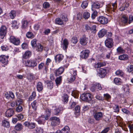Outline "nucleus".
Listing matches in <instances>:
<instances>
[{
    "label": "nucleus",
    "mask_w": 133,
    "mask_h": 133,
    "mask_svg": "<svg viewBox=\"0 0 133 133\" xmlns=\"http://www.w3.org/2000/svg\"><path fill=\"white\" fill-rule=\"evenodd\" d=\"M133 22V16L132 15H130L129 18L128 23L129 24Z\"/></svg>",
    "instance_id": "54"
},
{
    "label": "nucleus",
    "mask_w": 133,
    "mask_h": 133,
    "mask_svg": "<svg viewBox=\"0 0 133 133\" xmlns=\"http://www.w3.org/2000/svg\"><path fill=\"white\" fill-rule=\"evenodd\" d=\"M2 125L4 127H6L7 128H8L10 127V125L9 122L6 120H3L2 121Z\"/></svg>",
    "instance_id": "27"
},
{
    "label": "nucleus",
    "mask_w": 133,
    "mask_h": 133,
    "mask_svg": "<svg viewBox=\"0 0 133 133\" xmlns=\"http://www.w3.org/2000/svg\"><path fill=\"white\" fill-rule=\"evenodd\" d=\"M75 110L76 112L77 113H79L80 112V108L79 105L76 106L75 108Z\"/></svg>",
    "instance_id": "49"
},
{
    "label": "nucleus",
    "mask_w": 133,
    "mask_h": 133,
    "mask_svg": "<svg viewBox=\"0 0 133 133\" xmlns=\"http://www.w3.org/2000/svg\"><path fill=\"white\" fill-rule=\"evenodd\" d=\"M97 19L98 21L102 24H107L108 22V18L103 16H99L97 18Z\"/></svg>",
    "instance_id": "4"
},
{
    "label": "nucleus",
    "mask_w": 133,
    "mask_h": 133,
    "mask_svg": "<svg viewBox=\"0 0 133 133\" xmlns=\"http://www.w3.org/2000/svg\"><path fill=\"white\" fill-rule=\"evenodd\" d=\"M7 32V28L4 26H2L0 28V36L2 38H3L5 36Z\"/></svg>",
    "instance_id": "9"
},
{
    "label": "nucleus",
    "mask_w": 133,
    "mask_h": 133,
    "mask_svg": "<svg viewBox=\"0 0 133 133\" xmlns=\"http://www.w3.org/2000/svg\"><path fill=\"white\" fill-rule=\"evenodd\" d=\"M45 83L47 85L48 88L51 89L53 88L54 84L52 81H47L45 82Z\"/></svg>",
    "instance_id": "22"
},
{
    "label": "nucleus",
    "mask_w": 133,
    "mask_h": 133,
    "mask_svg": "<svg viewBox=\"0 0 133 133\" xmlns=\"http://www.w3.org/2000/svg\"><path fill=\"white\" fill-rule=\"evenodd\" d=\"M43 46L40 44H38L34 48V49L38 52H42L43 50Z\"/></svg>",
    "instance_id": "20"
},
{
    "label": "nucleus",
    "mask_w": 133,
    "mask_h": 133,
    "mask_svg": "<svg viewBox=\"0 0 133 133\" xmlns=\"http://www.w3.org/2000/svg\"><path fill=\"white\" fill-rule=\"evenodd\" d=\"M111 53V51L109 52H108L106 55L105 57L107 59H109L110 57V55Z\"/></svg>",
    "instance_id": "61"
},
{
    "label": "nucleus",
    "mask_w": 133,
    "mask_h": 133,
    "mask_svg": "<svg viewBox=\"0 0 133 133\" xmlns=\"http://www.w3.org/2000/svg\"><path fill=\"white\" fill-rule=\"evenodd\" d=\"M68 44L69 42L67 39H65L63 40V43H62L61 45L63 49L65 50L67 49Z\"/></svg>",
    "instance_id": "17"
},
{
    "label": "nucleus",
    "mask_w": 133,
    "mask_h": 133,
    "mask_svg": "<svg viewBox=\"0 0 133 133\" xmlns=\"http://www.w3.org/2000/svg\"><path fill=\"white\" fill-rule=\"evenodd\" d=\"M38 101L35 100L31 103L32 108L35 110H36L37 108V103Z\"/></svg>",
    "instance_id": "30"
},
{
    "label": "nucleus",
    "mask_w": 133,
    "mask_h": 133,
    "mask_svg": "<svg viewBox=\"0 0 133 133\" xmlns=\"http://www.w3.org/2000/svg\"><path fill=\"white\" fill-rule=\"evenodd\" d=\"M50 5L49 3L47 2H44L43 4V6L44 8H48L49 7Z\"/></svg>",
    "instance_id": "47"
},
{
    "label": "nucleus",
    "mask_w": 133,
    "mask_h": 133,
    "mask_svg": "<svg viewBox=\"0 0 133 133\" xmlns=\"http://www.w3.org/2000/svg\"><path fill=\"white\" fill-rule=\"evenodd\" d=\"M22 107L20 105L18 106L16 108V111L18 112H20L22 111Z\"/></svg>",
    "instance_id": "55"
},
{
    "label": "nucleus",
    "mask_w": 133,
    "mask_h": 133,
    "mask_svg": "<svg viewBox=\"0 0 133 133\" xmlns=\"http://www.w3.org/2000/svg\"><path fill=\"white\" fill-rule=\"evenodd\" d=\"M93 116L95 119L97 121L101 120L103 117V114L101 112H96L93 114Z\"/></svg>",
    "instance_id": "6"
},
{
    "label": "nucleus",
    "mask_w": 133,
    "mask_h": 133,
    "mask_svg": "<svg viewBox=\"0 0 133 133\" xmlns=\"http://www.w3.org/2000/svg\"><path fill=\"white\" fill-rule=\"evenodd\" d=\"M37 89L39 92L41 91L43 89V86L42 83L41 82L38 83L37 85Z\"/></svg>",
    "instance_id": "23"
},
{
    "label": "nucleus",
    "mask_w": 133,
    "mask_h": 133,
    "mask_svg": "<svg viewBox=\"0 0 133 133\" xmlns=\"http://www.w3.org/2000/svg\"><path fill=\"white\" fill-rule=\"evenodd\" d=\"M109 130V127L105 128L101 132V133H106Z\"/></svg>",
    "instance_id": "58"
},
{
    "label": "nucleus",
    "mask_w": 133,
    "mask_h": 133,
    "mask_svg": "<svg viewBox=\"0 0 133 133\" xmlns=\"http://www.w3.org/2000/svg\"><path fill=\"white\" fill-rule=\"evenodd\" d=\"M107 73L106 70L102 68H100L98 71L97 75L101 78H104Z\"/></svg>",
    "instance_id": "7"
},
{
    "label": "nucleus",
    "mask_w": 133,
    "mask_h": 133,
    "mask_svg": "<svg viewBox=\"0 0 133 133\" xmlns=\"http://www.w3.org/2000/svg\"><path fill=\"white\" fill-rule=\"evenodd\" d=\"M44 64V63H42L39 64L38 66V68L40 70L43 67Z\"/></svg>",
    "instance_id": "60"
},
{
    "label": "nucleus",
    "mask_w": 133,
    "mask_h": 133,
    "mask_svg": "<svg viewBox=\"0 0 133 133\" xmlns=\"http://www.w3.org/2000/svg\"><path fill=\"white\" fill-rule=\"evenodd\" d=\"M88 38L85 37L80 38V43L82 45H86L88 43Z\"/></svg>",
    "instance_id": "15"
},
{
    "label": "nucleus",
    "mask_w": 133,
    "mask_h": 133,
    "mask_svg": "<svg viewBox=\"0 0 133 133\" xmlns=\"http://www.w3.org/2000/svg\"><path fill=\"white\" fill-rule=\"evenodd\" d=\"M90 51L88 50H86L81 51L80 54V57L83 59H86L88 57Z\"/></svg>",
    "instance_id": "5"
},
{
    "label": "nucleus",
    "mask_w": 133,
    "mask_h": 133,
    "mask_svg": "<svg viewBox=\"0 0 133 133\" xmlns=\"http://www.w3.org/2000/svg\"><path fill=\"white\" fill-rule=\"evenodd\" d=\"M107 30L104 29L101 30L98 33V36L99 37H102L104 36L107 33Z\"/></svg>",
    "instance_id": "18"
},
{
    "label": "nucleus",
    "mask_w": 133,
    "mask_h": 133,
    "mask_svg": "<svg viewBox=\"0 0 133 133\" xmlns=\"http://www.w3.org/2000/svg\"><path fill=\"white\" fill-rule=\"evenodd\" d=\"M62 76H60L58 77L55 80V82L57 86L60 84Z\"/></svg>",
    "instance_id": "38"
},
{
    "label": "nucleus",
    "mask_w": 133,
    "mask_h": 133,
    "mask_svg": "<svg viewBox=\"0 0 133 133\" xmlns=\"http://www.w3.org/2000/svg\"><path fill=\"white\" fill-rule=\"evenodd\" d=\"M22 24L21 26L22 28L25 29L27 26L28 23L27 21L24 20H23L22 21Z\"/></svg>",
    "instance_id": "28"
},
{
    "label": "nucleus",
    "mask_w": 133,
    "mask_h": 133,
    "mask_svg": "<svg viewBox=\"0 0 133 133\" xmlns=\"http://www.w3.org/2000/svg\"><path fill=\"white\" fill-rule=\"evenodd\" d=\"M26 66L30 67H34L36 66L37 63L34 60H27L25 61Z\"/></svg>",
    "instance_id": "2"
},
{
    "label": "nucleus",
    "mask_w": 133,
    "mask_h": 133,
    "mask_svg": "<svg viewBox=\"0 0 133 133\" xmlns=\"http://www.w3.org/2000/svg\"><path fill=\"white\" fill-rule=\"evenodd\" d=\"M95 86L96 89H97V91L101 90L102 89L101 85L99 83H97Z\"/></svg>",
    "instance_id": "51"
},
{
    "label": "nucleus",
    "mask_w": 133,
    "mask_h": 133,
    "mask_svg": "<svg viewBox=\"0 0 133 133\" xmlns=\"http://www.w3.org/2000/svg\"><path fill=\"white\" fill-rule=\"evenodd\" d=\"M127 70L129 72H130L132 71L133 73V65L128 66L127 68Z\"/></svg>",
    "instance_id": "46"
},
{
    "label": "nucleus",
    "mask_w": 133,
    "mask_h": 133,
    "mask_svg": "<svg viewBox=\"0 0 133 133\" xmlns=\"http://www.w3.org/2000/svg\"><path fill=\"white\" fill-rule=\"evenodd\" d=\"M9 57V56H6L4 55H1L0 56V62L4 65H6L8 62V59Z\"/></svg>",
    "instance_id": "10"
},
{
    "label": "nucleus",
    "mask_w": 133,
    "mask_h": 133,
    "mask_svg": "<svg viewBox=\"0 0 133 133\" xmlns=\"http://www.w3.org/2000/svg\"><path fill=\"white\" fill-rule=\"evenodd\" d=\"M64 71V68L63 67H61L56 70L55 75L58 76L62 74Z\"/></svg>",
    "instance_id": "19"
},
{
    "label": "nucleus",
    "mask_w": 133,
    "mask_h": 133,
    "mask_svg": "<svg viewBox=\"0 0 133 133\" xmlns=\"http://www.w3.org/2000/svg\"><path fill=\"white\" fill-rule=\"evenodd\" d=\"M68 96L66 94H64L63 96V101L64 103H66L68 101Z\"/></svg>",
    "instance_id": "31"
},
{
    "label": "nucleus",
    "mask_w": 133,
    "mask_h": 133,
    "mask_svg": "<svg viewBox=\"0 0 133 133\" xmlns=\"http://www.w3.org/2000/svg\"><path fill=\"white\" fill-rule=\"evenodd\" d=\"M72 95L75 98H77L78 96V91L76 90H73L72 93Z\"/></svg>",
    "instance_id": "34"
},
{
    "label": "nucleus",
    "mask_w": 133,
    "mask_h": 133,
    "mask_svg": "<svg viewBox=\"0 0 133 133\" xmlns=\"http://www.w3.org/2000/svg\"><path fill=\"white\" fill-rule=\"evenodd\" d=\"M96 89V86L95 84L92 85L90 88V90L92 92L95 91Z\"/></svg>",
    "instance_id": "57"
},
{
    "label": "nucleus",
    "mask_w": 133,
    "mask_h": 133,
    "mask_svg": "<svg viewBox=\"0 0 133 133\" xmlns=\"http://www.w3.org/2000/svg\"><path fill=\"white\" fill-rule=\"evenodd\" d=\"M35 130L37 133H43V129L40 127H37Z\"/></svg>",
    "instance_id": "42"
},
{
    "label": "nucleus",
    "mask_w": 133,
    "mask_h": 133,
    "mask_svg": "<svg viewBox=\"0 0 133 133\" xmlns=\"http://www.w3.org/2000/svg\"><path fill=\"white\" fill-rule=\"evenodd\" d=\"M71 41L72 43H76L77 42V39L76 37H73L72 38Z\"/></svg>",
    "instance_id": "52"
},
{
    "label": "nucleus",
    "mask_w": 133,
    "mask_h": 133,
    "mask_svg": "<svg viewBox=\"0 0 133 133\" xmlns=\"http://www.w3.org/2000/svg\"><path fill=\"white\" fill-rule=\"evenodd\" d=\"M37 40L36 39H33L31 42V44L33 47L35 48L37 45L36 44Z\"/></svg>",
    "instance_id": "43"
},
{
    "label": "nucleus",
    "mask_w": 133,
    "mask_h": 133,
    "mask_svg": "<svg viewBox=\"0 0 133 133\" xmlns=\"http://www.w3.org/2000/svg\"><path fill=\"white\" fill-rule=\"evenodd\" d=\"M22 47L23 49H25L27 48V45L26 43H23L22 45Z\"/></svg>",
    "instance_id": "62"
},
{
    "label": "nucleus",
    "mask_w": 133,
    "mask_h": 133,
    "mask_svg": "<svg viewBox=\"0 0 133 133\" xmlns=\"http://www.w3.org/2000/svg\"><path fill=\"white\" fill-rule=\"evenodd\" d=\"M103 64L101 63H97V64H95L94 65V67L96 68H97L101 67L102 66H104Z\"/></svg>",
    "instance_id": "44"
},
{
    "label": "nucleus",
    "mask_w": 133,
    "mask_h": 133,
    "mask_svg": "<svg viewBox=\"0 0 133 133\" xmlns=\"http://www.w3.org/2000/svg\"><path fill=\"white\" fill-rule=\"evenodd\" d=\"M82 18V15L80 13L77 14V20H80Z\"/></svg>",
    "instance_id": "64"
},
{
    "label": "nucleus",
    "mask_w": 133,
    "mask_h": 133,
    "mask_svg": "<svg viewBox=\"0 0 133 133\" xmlns=\"http://www.w3.org/2000/svg\"><path fill=\"white\" fill-rule=\"evenodd\" d=\"M50 120L51 122V124L52 126L56 125L59 124L60 123V119L56 117H51L50 119Z\"/></svg>",
    "instance_id": "3"
},
{
    "label": "nucleus",
    "mask_w": 133,
    "mask_h": 133,
    "mask_svg": "<svg viewBox=\"0 0 133 133\" xmlns=\"http://www.w3.org/2000/svg\"><path fill=\"white\" fill-rule=\"evenodd\" d=\"M16 11L14 10H12L10 13V18L13 19L16 16Z\"/></svg>",
    "instance_id": "33"
},
{
    "label": "nucleus",
    "mask_w": 133,
    "mask_h": 133,
    "mask_svg": "<svg viewBox=\"0 0 133 133\" xmlns=\"http://www.w3.org/2000/svg\"><path fill=\"white\" fill-rule=\"evenodd\" d=\"M96 98L97 99L99 100L103 101L104 100L103 98L98 95L96 96Z\"/></svg>",
    "instance_id": "63"
},
{
    "label": "nucleus",
    "mask_w": 133,
    "mask_h": 133,
    "mask_svg": "<svg viewBox=\"0 0 133 133\" xmlns=\"http://www.w3.org/2000/svg\"><path fill=\"white\" fill-rule=\"evenodd\" d=\"M31 53L29 51H26L23 55V58L24 59H26L30 57L31 56Z\"/></svg>",
    "instance_id": "21"
},
{
    "label": "nucleus",
    "mask_w": 133,
    "mask_h": 133,
    "mask_svg": "<svg viewBox=\"0 0 133 133\" xmlns=\"http://www.w3.org/2000/svg\"><path fill=\"white\" fill-rule=\"evenodd\" d=\"M26 36L28 38H32L33 37V35L31 32H28L26 34Z\"/></svg>",
    "instance_id": "50"
},
{
    "label": "nucleus",
    "mask_w": 133,
    "mask_h": 133,
    "mask_svg": "<svg viewBox=\"0 0 133 133\" xmlns=\"http://www.w3.org/2000/svg\"><path fill=\"white\" fill-rule=\"evenodd\" d=\"M61 110L58 107H55L54 110V113L55 115H58V114L60 112Z\"/></svg>",
    "instance_id": "36"
},
{
    "label": "nucleus",
    "mask_w": 133,
    "mask_h": 133,
    "mask_svg": "<svg viewBox=\"0 0 133 133\" xmlns=\"http://www.w3.org/2000/svg\"><path fill=\"white\" fill-rule=\"evenodd\" d=\"M88 4V2L87 1H84L82 4L81 7L83 9H85L87 7Z\"/></svg>",
    "instance_id": "39"
},
{
    "label": "nucleus",
    "mask_w": 133,
    "mask_h": 133,
    "mask_svg": "<svg viewBox=\"0 0 133 133\" xmlns=\"http://www.w3.org/2000/svg\"><path fill=\"white\" fill-rule=\"evenodd\" d=\"M96 25H94L91 28V29L90 31L93 33H95L96 32Z\"/></svg>",
    "instance_id": "45"
},
{
    "label": "nucleus",
    "mask_w": 133,
    "mask_h": 133,
    "mask_svg": "<svg viewBox=\"0 0 133 133\" xmlns=\"http://www.w3.org/2000/svg\"><path fill=\"white\" fill-rule=\"evenodd\" d=\"M61 17L62 18L63 20V21H66L68 20V19L67 18L66 16H64L63 15H62L61 16Z\"/></svg>",
    "instance_id": "53"
},
{
    "label": "nucleus",
    "mask_w": 133,
    "mask_h": 133,
    "mask_svg": "<svg viewBox=\"0 0 133 133\" xmlns=\"http://www.w3.org/2000/svg\"><path fill=\"white\" fill-rule=\"evenodd\" d=\"M115 74L117 75L118 76H122L123 75V73L121 70H117L115 72Z\"/></svg>",
    "instance_id": "40"
},
{
    "label": "nucleus",
    "mask_w": 133,
    "mask_h": 133,
    "mask_svg": "<svg viewBox=\"0 0 133 133\" xmlns=\"http://www.w3.org/2000/svg\"><path fill=\"white\" fill-rule=\"evenodd\" d=\"M51 109H46L45 110V112L46 114L48 116L51 113Z\"/></svg>",
    "instance_id": "59"
},
{
    "label": "nucleus",
    "mask_w": 133,
    "mask_h": 133,
    "mask_svg": "<svg viewBox=\"0 0 133 133\" xmlns=\"http://www.w3.org/2000/svg\"><path fill=\"white\" fill-rule=\"evenodd\" d=\"M81 98L82 100L86 102L91 101L92 98L91 94L89 93L82 94L81 96Z\"/></svg>",
    "instance_id": "1"
},
{
    "label": "nucleus",
    "mask_w": 133,
    "mask_h": 133,
    "mask_svg": "<svg viewBox=\"0 0 133 133\" xmlns=\"http://www.w3.org/2000/svg\"><path fill=\"white\" fill-rule=\"evenodd\" d=\"M100 4L97 3H95L92 5V9L93 11H94V8L98 9L100 8Z\"/></svg>",
    "instance_id": "26"
},
{
    "label": "nucleus",
    "mask_w": 133,
    "mask_h": 133,
    "mask_svg": "<svg viewBox=\"0 0 133 133\" xmlns=\"http://www.w3.org/2000/svg\"><path fill=\"white\" fill-rule=\"evenodd\" d=\"M121 22L123 24H125L127 23L128 18L125 16H123L121 18Z\"/></svg>",
    "instance_id": "32"
},
{
    "label": "nucleus",
    "mask_w": 133,
    "mask_h": 133,
    "mask_svg": "<svg viewBox=\"0 0 133 133\" xmlns=\"http://www.w3.org/2000/svg\"><path fill=\"white\" fill-rule=\"evenodd\" d=\"M10 41L16 45H18L20 43L19 40L18 39L16 38L15 37L13 36H11L10 37Z\"/></svg>",
    "instance_id": "12"
},
{
    "label": "nucleus",
    "mask_w": 133,
    "mask_h": 133,
    "mask_svg": "<svg viewBox=\"0 0 133 133\" xmlns=\"http://www.w3.org/2000/svg\"><path fill=\"white\" fill-rule=\"evenodd\" d=\"M90 16V14L88 12H84L83 15V17L85 19H88Z\"/></svg>",
    "instance_id": "35"
},
{
    "label": "nucleus",
    "mask_w": 133,
    "mask_h": 133,
    "mask_svg": "<svg viewBox=\"0 0 133 133\" xmlns=\"http://www.w3.org/2000/svg\"><path fill=\"white\" fill-rule=\"evenodd\" d=\"M97 12L96 11H94L91 15V17L92 19H94L97 16Z\"/></svg>",
    "instance_id": "48"
},
{
    "label": "nucleus",
    "mask_w": 133,
    "mask_h": 133,
    "mask_svg": "<svg viewBox=\"0 0 133 133\" xmlns=\"http://www.w3.org/2000/svg\"><path fill=\"white\" fill-rule=\"evenodd\" d=\"M15 129L17 131H20L23 129V125L21 123H18L15 126Z\"/></svg>",
    "instance_id": "24"
},
{
    "label": "nucleus",
    "mask_w": 133,
    "mask_h": 133,
    "mask_svg": "<svg viewBox=\"0 0 133 133\" xmlns=\"http://www.w3.org/2000/svg\"><path fill=\"white\" fill-rule=\"evenodd\" d=\"M105 46L108 48H110L113 45L112 39L111 38H108L105 41Z\"/></svg>",
    "instance_id": "8"
},
{
    "label": "nucleus",
    "mask_w": 133,
    "mask_h": 133,
    "mask_svg": "<svg viewBox=\"0 0 133 133\" xmlns=\"http://www.w3.org/2000/svg\"><path fill=\"white\" fill-rule=\"evenodd\" d=\"M70 129L67 126H65L61 130H57L56 133H68L70 131Z\"/></svg>",
    "instance_id": "13"
},
{
    "label": "nucleus",
    "mask_w": 133,
    "mask_h": 133,
    "mask_svg": "<svg viewBox=\"0 0 133 133\" xmlns=\"http://www.w3.org/2000/svg\"><path fill=\"white\" fill-rule=\"evenodd\" d=\"M14 111L13 109L9 108L6 112L5 115L7 117H11L13 115Z\"/></svg>",
    "instance_id": "16"
},
{
    "label": "nucleus",
    "mask_w": 133,
    "mask_h": 133,
    "mask_svg": "<svg viewBox=\"0 0 133 133\" xmlns=\"http://www.w3.org/2000/svg\"><path fill=\"white\" fill-rule=\"evenodd\" d=\"M56 23L59 25H62L63 24V21L59 18H57L55 19Z\"/></svg>",
    "instance_id": "37"
},
{
    "label": "nucleus",
    "mask_w": 133,
    "mask_h": 133,
    "mask_svg": "<svg viewBox=\"0 0 133 133\" xmlns=\"http://www.w3.org/2000/svg\"><path fill=\"white\" fill-rule=\"evenodd\" d=\"M128 58V56L126 54H123L119 56V59L121 60L127 59Z\"/></svg>",
    "instance_id": "29"
},
{
    "label": "nucleus",
    "mask_w": 133,
    "mask_h": 133,
    "mask_svg": "<svg viewBox=\"0 0 133 133\" xmlns=\"http://www.w3.org/2000/svg\"><path fill=\"white\" fill-rule=\"evenodd\" d=\"M1 48L3 51H6L8 49V47L6 46H2Z\"/></svg>",
    "instance_id": "56"
},
{
    "label": "nucleus",
    "mask_w": 133,
    "mask_h": 133,
    "mask_svg": "<svg viewBox=\"0 0 133 133\" xmlns=\"http://www.w3.org/2000/svg\"><path fill=\"white\" fill-rule=\"evenodd\" d=\"M118 52L119 53H123L125 52V50L121 47H118L117 49Z\"/></svg>",
    "instance_id": "41"
},
{
    "label": "nucleus",
    "mask_w": 133,
    "mask_h": 133,
    "mask_svg": "<svg viewBox=\"0 0 133 133\" xmlns=\"http://www.w3.org/2000/svg\"><path fill=\"white\" fill-rule=\"evenodd\" d=\"M24 125L30 129H32L35 127V124L34 123L30 122L28 121L25 122Z\"/></svg>",
    "instance_id": "11"
},
{
    "label": "nucleus",
    "mask_w": 133,
    "mask_h": 133,
    "mask_svg": "<svg viewBox=\"0 0 133 133\" xmlns=\"http://www.w3.org/2000/svg\"><path fill=\"white\" fill-rule=\"evenodd\" d=\"M64 56L63 55L58 54L56 55L55 57L56 62L59 63L63 59Z\"/></svg>",
    "instance_id": "14"
},
{
    "label": "nucleus",
    "mask_w": 133,
    "mask_h": 133,
    "mask_svg": "<svg viewBox=\"0 0 133 133\" xmlns=\"http://www.w3.org/2000/svg\"><path fill=\"white\" fill-rule=\"evenodd\" d=\"M114 81L115 84L117 85H121L122 83V80L119 78H115Z\"/></svg>",
    "instance_id": "25"
}]
</instances>
